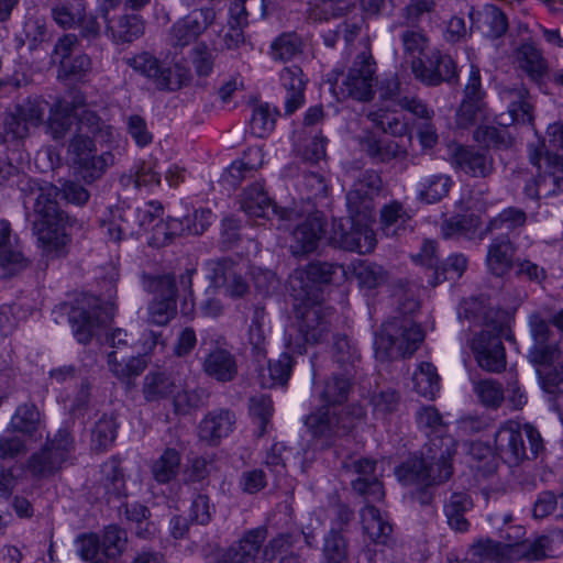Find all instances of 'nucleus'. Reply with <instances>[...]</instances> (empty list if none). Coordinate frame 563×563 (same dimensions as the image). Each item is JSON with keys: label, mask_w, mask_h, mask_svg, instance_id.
<instances>
[{"label": "nucleus", "mask_w": 563, "mask_h": 563, "mask_svg": "<svg viewBox=\"0 0 563 563\" xmlns=\"http://www.w3.org/2000/svg\"><path fill=\"white\" fill-rule=\"evenodd\" d=\"M109 318L108 311L101 307L100 300L93 296L85 298L69 312V322L74 335L81 344L89 343L96 329L106 323Z\"/></svg>", "instance_id": "obj_18"}, {"label": "nucleus", "mask_w": 563, "mask_h": 563, "mask_svg": "<svg viewBox=\"0 0 563 563\" xmlns=\"http://www.w3.org/2000/svg\"><path fill=\"white\" fill-rule=\"evenodd\" d=\"M452 185L453 181L448 175H431L422 183L418 198L427 203L438 202L449 195Z\"/></svg>", "instance_id": "obj_59"}, {"label": "nucleus", "mask_w": 563, "mask_h": 563, "mask_svg": "<svg viewBox=\"0 0 563 563\" xmlns=\"http://www.w3.org/2000/svg\"><path fill=\"white\" fill-rule=\"evenodd\" d=\"M473 508V501L466 493H453L445 501L443 511L449 527L456 532H466L470 522L465 515Z\"/></svg>", "instance_id": "obj_40"}, {"label": "nucleus", "mask_w": 563, "mask_h": 563, "mask_svg": "<svg viewBox=\"0 0 563 563\" xmlns=\"http://www.w3.org/2000/svg\"><path fill=\"white\" fill-rule=\"evenodd\" d=\"M324 232L322 216L318 212L309 216L292 232V253L295 255H305L313 252Z\"/></svg>", "instance_id": "obj_27"}, {"label": "nucleus", "mask_w": 563, "mask_h": 563, "mask_svg": "<svg viewBox=\"0 0 563 563\" xmlns=\"http://www.w3.org/2000/svg\"><path fill=\"white\" fill-rule=\"evenodd\" d=\"M500 98L508 103L507 114H500V123L508 125L512 123H532V106L528 101L529 92L523 86L504 87L500 90Z\"/></svg>", "instance_id": "obj_24"}, {"label": "nucleus", "mask_w": 563, "mask_h": 563, "mask_svg": "<svg viewBox=\"0 0 563 563\" xmlns=\"http://www.w3.org/2000/svg\"><path fill=\"white\" fill-rule=\"evenodd\" d=\"M411 220V216L398 201H393L380 210L382 229L386 235H399L405 231Z\"/></svg>", "instance_id": "obj_51"}, {"label": "nucleus", "mask_w": 563, "mask_h": 563, "mask_svg": "<svg viewBox=\"0 0 563 563\" xmlns=\"http://www.w3.org/2000/svg\"><path fill=\"white\" fill-rule=\"evenodd\" d=\"M107 22V30L110 32L112 40L117 44L131 43L142 36L144 33V24L142 20L134 14L121 15L117 21Z\"/></svg>", "instance_id": "obj_47"}, {"label": "nucleus", "mask_w": 563, "mask_h": 563, "mask_svg": "<svg viewBox=\"0 0 563 563\" xmlns=\"http://www.w3.org/2000/svg\"><path fill=\"white\" fill-rule=\"evenodd\" d=\"M46 101L41 97H27L18 102L5 113L3 133L5 140H24L30 135V129L43 123Z\"/></svg>", "instance_id": "obj_14"}, {"label": "nucleus", "mask_w": 563, "mask_h": 563, "mask_svg": "<svg viewBox=\"0 0 563 563\" xmlns=\"http://www.w3.org/2000/svg\"><path fill=\"white\" fill-rule=\"evenodd\" d=\"M361 148L366 155L378 164H387L391 161H404L408 156V150L400 142L382 140L367 132L360 137Z\"/></svg>", "instance_id": "obj_25"}, {"label": "nucleus", "mask_w": 563, "mask_h": 563, "mask_svg": "<svg viewBox=\"0 0 563 563\" xmlns=\"http://www.w3.org/2000/svg\"><path fill=\"white\" fill-rule=\"evenodd\" d=\"M345 279L343 265L317 261L296 269L289 277V285L295 300H324L323 286L341 284Z\"/></svg>", "instance_id": "obj_8"}, {"label": "nucleus", "mask_w": 563, "mask_h": 563, "mask_svg": "<svg viewBox=\"0 0 563 563\" xmlns=\"http://www.w3.org/2000/svg\"><path fill=\"white\" fill-rule=\"evenodd\" d=\"M114 163V157L110 152L97 155H92L84 158V161L74 165L77 174L87 183L91 184L99 179L106 172V169Z\"/></svg>", "instance_id": "obj_53"}, {"label": "nucleus", "mask_w": 563, "mask_h": 563, "mask_svg": "<svg viewBox=\"0 0 563 563\" xmlns=\"http://www.w3.org/2000/svg\"><path fill=\"white\" fill-rule=\"evenodd\" d=\"M295 301V322L290 330L297 331L299 336L292 339L289 332L286 342L290 351L302 354L306 343L318 344L328 336L333 311L322 299Z\"/></svg>", "instance_id": "obj_6"}, {"label": "nucleus", "mask_w": 563, "mask_h": 563, "mask_svg": "<svg viewBox=\"0 0 563 563\" xmlns=\"http://www.w3.org/2000/svg\"><path fill=\"white\" fill-rule=\"evenodd\" d=\"M354 273L358 285L366 289L379 287L388 279V273L383 266L367 261H360L354 266Z\"/></svg>", "instance_id": "obj_62"}, {"label": "nucleus", "mask_w": 563, "mask_h": 563, "mask_svg": "<svg viewBox=\"0 0 563 563\" xmlns=\"http://www.w3.org/2000/svg\"><path fill=\"white\" fill-rule=\"evenodd\" d=\"M360 515L363 530L369 539L377 544H386L393 531L387 516L372 503H366Z\"/></svg>", "instance_id": "obj_36"}, {"label": "nucleus", "mask_w": 563, "mask_h": 563, "mask_svg": "<svg viewBox=\"0 0 563 563\" xmlns=\"http://www.w3.org/2000/svg\"><path fill=\"white\" fill-rule=\"evenodd\" d=\"M382 178L374 170L362 173L346 195L349 212L371 219L374 210V199L382 190Z\"/></svg>", "instance_id": "obj_20"}, {"label": "nucleus", "mask_w": 563, "mask_h": 563, "mask_svg": "<svg viewBox=\"0 0 563 563\" xmlns=\"http://www.w3.org/2000/svg\"><path fill=\"white\" fill-rule=\"evenodd\" d=\"M301 52V38L296 33H283L272 42L269 54L276 62H288Z\"/></svg>", "instance_id": "obj_58"}, {"label": "nucleus", "mask_w": 563, "mask_h": 563, "mask_svg": "<svg viewBox=\"0 0 563 563\" xmlns=\"http://www.w3.org/2000/svg\"><path fill=\"white\" fill-rule=\"evenodd\" d=\"M424 333L411 318L395 317L384 322L375 334V356L382 362L411 356L420 346Z\"/></svg>", "instance_id": "obj_5"}, {"label": "nucleus", "mask_w": 563, "mask_h": 563, "mask_svg": "<svg viewBox=\"0 0 563 563\" xmlns=\"http://www.w3.org/2000/svg\"><path fill=\"white\" fill-rule=\"evenodd\" d=\"M376 63L368 51H363L354 59L339 89L344 98L367 102L374 98Z\"/></svg>", "instance_id": "obj_13"}, {"label": "nucleus", "mask_w": 563, "mask_h": 563, "mask_svg": "<svg viewBox=\"0 0 563 563\" xmlns=\"http://www.w3.org/2000/svg\"><path fill=\"white\" fill-rule=\"evenodd\" d=\"M202 369L208 377L219 383L232 382L239 373L236 357L221 347H217L206 355Z\"/></svg>", "instance_id": "obj_28"}, {"label": "nucleus", "mask_w": 563, "mask_h": 563, "mask_svg": "<svg viewBox=\"0 0 563 563\" xmlns=\"http://www.w3.org/2000/svg\"><path fill=\"white\" fill-rule=\"evenodd\" d=\"M402 52L406 58L410 59L413 71L415 62H424L430 41L424 31L420 27L406 26L399 34Z\"/></svg>", "instance_id": "obj_45"}, {"label": "nucleus", "mask_w": 563, "mask_h": 563, "mask_svg": "<svg viewBox=\"0 0 563 563\" xmlns=\"http://www.w3.org/2000/svg\"><path fill=\"white\" fill-rule=\"evenodd\" d=\"M73 450V437L69 431L60 429L25 460L22 470L34 481L49 479L63 468Z\"/></svg>", "instance_id": "obj_9"}, {"label": "nucleus", "mask_w": 563, "mask_h": 563, "mask_svg": "<svg viewBox=\"0 0 563 563\" xmlns=\"http://www.w3.org/2000/svg\"><path fill=\"white\" fill-rule=\"evenodd\" d=\"M366 118L373 123L374 126L382 130L384 133L390 134L395 137L410 136V128L404 117L389 108L378 107L373 108L366 113Z\"/></svg>", "instance_id": "obj_41"}, {"label": "nucleus", "mask_w": 563, "mask_h": 563, "mask_svg": "<svg viewBox=\"0 0 563 563\" xmlns=\"http://www.w3.org/2000/svg\"><path fill=\"white\" fill-rule=\"evenodd\" d=\"M162 211L163 207L157 201H151L141 207L115 206L110 210L109 219L101 222V227L111 240L119 242L147 231L154 220L161 217Z\"/></svg>", "instance_id": "obj_10"}, {"label": "nucleus", "mask_w": 563, "mask_h": 563, "mask_svg": "<svg viewBox=\"0 0 563 563\" xmlns=\"http://www.w3.org/2000/svg\"><path fill=\"white\" fill-rule=\"evenodd\" d=\"M178 380L166 372H150L143 382V395L147 401H157L175 394Z\"/></svg>", "instance_id": "obj_44"}, {"label": "nucleus", "mask_w": 563, "mask_h": 563, "mask_svg": "<svg viewBox=\"0 0 563 563\" xmlns=\"http://www.w3.org/2000/svg\"><path fill=\"white\" fill-rule=\"evenodd\" d=\"M412 383L419 395L432 399L440 389V377L435 366L429 362L420 363L413 373Z\"/></svg>", "instance_id": "obj_55"}, {"label": "nucleus", "mask_w": 563, "mask_h": 563, "mask_svg": "<svg viewBox=\"0 0 563 563\" xmlns=\"http://www.w3.org/2000/svg\"><path fill=\"white\" fill-rule=\"evenodd\" d=\"M467 258L463 254H453L446 258L442 266L434 269L432 279L429 280L431 286H437L444 280L459 279L467 268Z\"/></svg>", "instance_id": "obj_63"}, {"label": "nucleus", "mask_w": 563, "mask_h": 563, "mask_svg": "<svg viewBox=\"0 0 563 563\" xmlns=\"http://www.w3.org/2000/svg\"><path fill=\"white\" fill-rule=\"evenodd\" d=\"M349 542L342 530L332 529L324 538L323 563H347Z\"/></svg>", "instance_id": "obj_56"}, {"label": "nucleus", "mask_w": 563, "mask_h": 563, "mask_svg": "<svg viewBox=\"0 0 563 563\" xmlns=\"http://www.w3.org/2000/svg\"><path fill=\"white\" fill-rule=\"evenodd\" d=\"M180 466V454L175 449H166L163 454L153 463L152 474L162 484L168 483L176 477Z\"/></svg>", "instance_id": "obj_61"}, {"label": "nucleus", "mask_w": 563, "mask_h": 563, "mask_svg": "<svg viewBox=\"0 0 563 563\" xmlns=\"http://www.w3.org/2000/svg\"><path fill=\"white\" fill-rule=\"evenodd\" d=\"M29 266L27 258L10 242L0 247V278H10Z\"/></svg>", "instance_id": "obj_60"}, {"label": "nucleus", "mask_w": 563, "mask_h": 563, "mask_svg": "<svg viewBox=\"0 0 563 563\" xmlns=\"http://www.w3.org/2000/svg\"><path fill=\"white\" fill-rule=\"evenodd\" d=\"M241 209L254 218L276 219L280 221L294 220L296 211L287 208H278L264 191L262 185L254 184L247 187L241 196Z\"/></svg>", "instance_id": "obj_22"}, {"label": "nucleus", "mask_w": 563, "mask_h": 563, "mask_svg": "<svg viewBox=\"0 0 563 563\" xmlns=\"http://www.w3.org/2000/svg\"><path fill=\"white\" fill-rule=\"evenodd\" d=\"M332 360L339 369L347 376H355L361 363V354L356 345L346 335L338 334L334 336L332 345Z\"/></svg>", "instance_id": "obj_43"}, {"label": "nucleus", "mask_w": 563, "mask_h": 563, "mask_svg": "<svg viewBox=\"0 0 563 563\" xmlns=\"http://www.w3.org/2000/svg\"><path fill=\"white\" fill-rule=\"evenodd\" d=\"M362 216L334 219L331 231L328 236L330 245L361 254L369 253L376 245L374 231L369 228L367 221Z\"/></svg>", "instance_id": "obj_11"}, {"label": "nucleus", "mask_w": 563, "mask_h": 563, "mask_svg": "<svg viewBox=\"0 0 563 563\" xmlns=\"http://www.w3.org/2000/svg\"><path fill=\"white\" fill-rule=\"evenodd\" d=\"M515 58L518 67L534 82H540L548 73V63L541 52L531 43L521 44Z\"/></svg>", "instance_id": "obj_39"}, {"label": "nucleus", "mask_w": 563, "mask_h": 563, "mask_svg": "<svg viewBox=\"0 0 563 563\" xmlns=\"http://www.w3.org/2000/svg\"><path fill=\"white\" fill-rule=\"evenodd\" d=\"M18 187L23 195L25 208L32 205V230L38 246L46 255L60 256L70 238L65 230L69 218L59 210L56 201L58 188L52 184H41L26 175L19 178Z\"/></svg>", "instance_id": "obj_1"}, {"label": "nucleus", "mask_w": 563, "mask_h": 563, "mask_svg": "<svg viewBox=\"0 0 563 563\" xmlns=\"http://www.w3.org/2000/svg\"><path fill=\"white\" fill-rule=\"evenodd\" d=\"M206 268L210 288H223L231 298H240L249 291L242 266L231 258L209 261Z\"/></svg>", "instance_id": "obj_17"}, {"label": "nucleus", "mask_w": 563, "mask_h": 563, "mask_svg": "<svg viewBox=\"0 0 563 563\" xmlns=\"http://www.w3.org/2000/svg\"><path fill=\"white\" fill-rule=\"evenodd\" d=\"M453 165L472 177H487L493 172V159L485 152L459 146L452 155Z\"/></svg>", "instance_id": "obj_31"}, {"label": "nucleus", "mask_w": 563, "mask_h": 563, "mask_svg": "<svg viewBox=\"0 0 563 563\" xmlns=\"http://www.w3.org/2000/svg\"><path fill=\"white\" fill-rule=\"evenodd\" d=\"M86 12L85 0H56L52 7L54 21L64 29H75Z\"/></svg>", "instance_id": "obj_49"}, {"label": "nucleus", "mask_w": 563, "mask_h": 563, "mask_svg": "<svg viewBox=\"0 0 563 563\" xmlns=\"http://www.w3.org/2000/svg\"><path fill=\"white\" fill-rule=\"evenodd\" d=\"M343 470L355 475L352 479V489L363 496L366 503H379L385 498V490L377 472V462L366 457H349L342 464Z\"/></svg>", "instance_id": "obj_16"}, {"label": "nucleus", "mask_w": 563, "mask_h": 563, "mask_svg": "<svg viewBox=\"0 0 563 563\" xmlns=\"http://www.w3.org/2000/svg\"><path fill=\"white\" fill-rule=\"evenodd\" d=\"M485 91L481 85L479 68L471 65L467 82L464 88L463 100L456 112V124L460 128L473 125L485 114Z\"/></svg>", "instance_id": "obj_21"}, {"label": "nucleus", "mask_w": 563, "mask_h": 563, "mask_svg": "<svg viewBox=\"0 0 563 563\" xmlns=\"http://www.w3.org/2000/svg\"><path fill=\"white\" fill-rule=\"evenodd\" d=\"M305 424L312 437L322 441L324 445L333 444L354 427L353 419L329 406H321L312 411L307 416Z\"/></svg>", "instance_id": "obj_15"}, {"label": "nucleus", "mask_w": 563, "mask_h": 563, "mask_svg": "<svg viewBox=\"0 0 563 563\" xmlns=\"http://www.w3.org/2000/svg\"><path fill=\"white\" fill-rule=\"evenodd\" d=\"M527 222V214L523 210L509 207L504 209L497 217L493 218L487 227V232L495 230L512 232L518 228H522Z\"/></svg>", "instance_id": "obj_64"}, {"label": "nucleus", "mask_w": 563, "mask_h": 563, "mask_svg": "<svg viewBox=\"0 0 563 563\" xmlns=\"http://www.w3.org/2000/svg\"><path fill=\"white\" fill-rule=\"evenodd\" d=\"M354 376L347 374H333L324 382L323 388L319 394L320 400L323 406L336 407L347 400L349 394L352 389V379Z\"/></svg>", "instance_id": "obj_46"}, {"label": "nucleus", "mask_w": 563, "mask_h": 563, "mask_svg": "<svg viewBox=\"0 0 563 563\" xmlns=\"http://www.w3.org/2000/svg\"><path fill=\"white\" fill-rule=\"evenodd\" d=\"M43 426L42 415L37 407L34 404L25 402L18 406L8 428L10 431L32 439L42 430Z\"/></svg>", "instance_id": "obj_37"}, {"label": "nucleus", "mask_w": 563, "mask_h": 563, "mask_svg": "<svg viewBox=\"0 0 563 563\" xmlns=\"http://www.w3.org/2000/svg\"><path fill=\"white\" fill-rule=\"evenodd\" d=\"M302 199L310 201L314 207L322 206L329 195V185L327 179L319 173H305L300 186Z\"/></svg>", "instance_id": "obj_57"}, {"label": "nucleus", "mask_w": 563, "mask_h": 563, "mask_svg": "<svg viewBox=\"0 0 563 563\" xmlns=\"http://www.w3.org/2000/svg\"><path fill=\"white\" fill-rule=\"evenodd\" d=\"M478 29L481 32L490 38H498L508 29V21L505 13L496 5H486L482 12L478 13Z\"/></svg>", "instance_id": "obj_52"}, {"label": "nucleus", "mask_w": 563, "mask_h": 563, "mask_svg": "<svg viewBox=\"0 0 563 563\" xmlns=\"http://www.w3.org/2000/svg\"><path fill=\"white\" fill-rule=\"evenodd\" d=\"M75 119V106L65 100L58 101L51 110L48 133L56 141L63 140L70 132Z\"/></svg>", "instance_id": "obj_48"}, {"label": "nucleus", "mask_w": 563, "mask_h": 563, "mask_svg": "<svg viewBox=\"0 0 563 563\" xmlns=\"http://www.w3.org/2000/svg\"><path fill=\"white\" fill-rule=\"evenodd\" d=\"M75 117L78 119L77 133L92 134L97 140L106 143L113 140V129L101 121L95 112L87 109L79 111V108L75 106Z\"/></svg>", "instance_id": "obj_50"}, {"label": "nucleus", "mask_w": 563, "mask_h": 563, "mask_svg": "<svg viewBox=\"0 0 563 563\" xmlns=\"http://www.w3.org/2000/svg\"><path fill=\"white\" fill-rule=\"evenodd\" d=\"M456 443L450 435H429L421 457L410 459L396 470L398 479L405 485L424 487L448 481L452 473V456Z\"/></svg>", "instance_id": "obj_3"}, {"label": "nucleus", "mask_w": 563, "mask_h": 563, "mask_svg": "<svg viewBox=\"0 0 563 563\" xmlns=\"http://www.w3.org/2000/svg\"><path fill=\"white\" fill-rule=\"evenodd\" d=\"M554 540L563 541V531H554L550 536H540L530 541L510 543V561L528 560L539 561L547 558L553 550L551 544Z\"/></svg>", "instance_id": "obj_32"}, {"label": "nucleus", "mask_w": 563, "mask_h": 563, "mask_svg": "<svg viewBox=\"0 0 563 563\" xmlns=\"http://www.w3.org/2000/svg\"><path fill=\"white\" fill-rule=\"evenodd\" d=\"M515 244L506 236L493 240L487 250L488 271L498 277L508 274L515 265Z\"/></svg>", "instance_id": "obj_33"}, {"label": "nucleus", "mask_w": 563, "mask_h": 563, "mask_svg": "<svg viewBox=\"0 0 563 563\" xmlns=\"http://www.w3.org/2000/svg\"><path fill=\"white\" fill-rule=\"evenodd\" d=\"M529 158L539 172L534 185L541 197L563 191V164L559 155L549 152L543 154L542 148L536 147L530 148Z\"/></svg>", "instance_id": "obj_19"}, {"label": "nucleus", "mask_w": 563, "mask_h": 563, "mask_svg": "<svg viewBox=\"0 0 563 563\" xmlns=\"http://www.w3.org/2000/svg\"><path fill=\"white\" fill-rule=\"evenodd\" d=\"M431 62L438 63V69H431L426 62H415V77L428 86H437L442 81H451L456 78V66L451 56L439 51L431 53Z\"/></svg>", "instance_id": "obj_26"}, {"label": "nucleus", "mask_w": 563, "mask_h": 563, "mask_svg": "<svg viewBox=\"0 0 563 563\" xmlns=\"http://www.w3.org/2000/svg\"><path fill=\"white\" fill-rule=\"evenodd\" d=\"M102 474L101 487L108 501L112 497L119 498L125 494V481L119 460L111 459L106 462L102 465Z\"/></svg>", "instance_id": "obj_54"}, {"label": "nucleus", "mask_w": 563, "mask_h": 563, "mask_svg": "<svg viewBox=\"0 0 563 563\" xmlns=\"http://www.w3.org/2000/svg\"><path fill=\"white\" fill-rule=\"evenodd\" d=\"M109 371L121 382L130 384L131 378L141 375L146 367L144 358L130 352L110 351L108 353Z\"/></svg>", "instance_id": "obj_34"}, {"label": "nucleus", "mask_w": 563, "mask_h": 563, "mask_svg": "<svg viewBox=\"0 0 563 563\" xmlns=\"http://www.w3.org/2000/svg\"><path fill=\"white\" fill-rule=\"evenodd\" d=\"M495 449L505 463L515 466L526 459L537 457L543 450V440L533 426L520 427L510 421L496 431Z\"/></svg>", "instance_id": "obj_7"}, {"label": "nucleus", "mask_w": 563, "mask_h": 563, "mask_svg": "<svg viewBox=\"0 0 563 563\" xmlns=\"http://www.w3.org/2000/svg\"><path fill=\"white\" fill-rule=\"evenodd\" d=\"M249 9L265 18L276 9L274 0H233L229 8L228 25L245 27L249 23Z\"/></svg>", "instance_id": "obj_42"}, {"label": "nucleus", "mask_w": 563, "mask_h": 563, "mask_svg": "<svg viewBox=\"0 0 563 563\" xmlns=\"http://www.w3.org/2000/svg\"><path fill=\"white\" fill-rule=\"evenodd\" d=\"M266 538L265 527L251 529L227 550V558L234 563H254Z\"/></svg>", "instance_id": "obj_30"}, {"label": "nucleus", "mask_w": 563, "mask_h": 563, "mask_svg": "<svg viewBox=\"0 0 563 563\" xmlns=\"http://www.w3.org/2000/svg\"><path fill=\"white\" fill-rule=\"evenodd\" d=\"M467 558L473 563L486 561L501 563L510 561V543L498 542L489 538H479L470 545Z\"/></svg>", "instance_id": "obj_38"}, {"label": "nucleus", "mask_w": 563, "mask_h": 563, "mask_svg": "<svg viewBox=\"0 0 563 563\" xmlns=\"http://www.w3.org/2000/svg\"><path fill=\"white\" fill-rule=\"evenodd\" d=\"M279 78L286 90L285 113L290 115L305 103L307 79L302 69L296 65L284 67Z\"/></svg>", "instance_id": "obj_29"}, {"label": "nucleus", "mask_w": 563, "mask_h": 563, "mask_svg": "<svg viewBox=\"0 0 563 563\" xmlns=\"http://www.w3.org/2000/svg\"><path fill=\"white\" fill-rule=\"evenodd\" d=\"M235 422L234 415L225 409L209 412L199 424V437L208 443H218L227 437Z\"/></svg>", "instance_id": "obj_35"}, {"label": "nucleus", "mask_w": 563, "mask_h": 563, "mask_svg": "<svg viewBox=\"0 0 563 563\" xmlns=\"http://www.w3.org/2000/svg\"><path fill=\"white\" fill-rule=\"evenodd\" d=\"M529 327L533 345L528 357L531 363L538 365L537 373L542 388L549 394L563 393V363L550 367L562 352L555 332L550 329L549 322L540 312L530 316Z\"/></svg>", "instance_id": "obj_4"}, {"label": "nucleus", "mask_w": 563, "mask_h": 563, "mask_svg": "<svg viewBox=\"0 0 563 563\" xmlns=\"http://www.w3.org/2000/svg\"><path fill=\"white\" fill-rule=\"evenodd\" d=\"M459 317L485 325V329L472 340V350L478 365L488 372L505 368L506 355L501 340L514 339L510 314L504 310L486 309L482 301L470 299L462 302Z\"/></svg>", "instance_id": "obj_2"}, {"label": "nucleus", "mask_w": 563, "mask_h": 563, "mask_svg": "<svg viewBox=\"0 0 563 563\" xmlns=\"http://www.w3.org/2000/svg\"><path fill=\"white\" fill-rule=\"evenodd\" d=\"M144 288L155 295L148 305V322L166 325L177 312V288L175 277L166 275H144Z\"/></svg>", "instance_id": "obj_12"}, {"label": "nucleus", "mask_w": 563, "mask_h": 563, "mask_svg": "<svg viewBox=\"0 0 563 563\" xmlns=\"http://www.w3.org/2000/svg\"><path fill=\"white\" fill-rule=\"evenodd\" d=\"M216 12L211 8L194 10L177 21L170 29L169 43L174 47H184L195 42L213 22Z\"/></svg>", "instance_id": "obj_23"}]
</instances>
